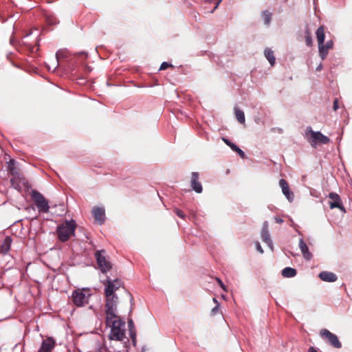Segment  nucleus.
<instances>
[{"instance_id": "4be33fe9", "label": "nucleus", "mask_w": 352, "mask_h": 352, "mask_svg": "<svg viewBox=\"0 0 352 352\" xmlns=\"http://www.w3.org/2000/svg\"><path fill=\"white\" fill-rule=\"evenodd\" d=\"M32 34V32H31L30 34H26L23 38V43L25 45H27L28 46L30 50L32 52H34L37 51V50H38V48H37V47L38 46V41L37 39L38 35L36 36V38L35 41V45H32V44L30 43L28 41V37Z\"/></svg>"}, {"instance_id": "bb28decb", "label": "nucleus", "mask_w": 352, "mask_h": 352, "mask_svg": "<svg viewBox=\"0 0 352 352\" xmlns=\"http://www.w3.org/2000/svg\"><path fill=\"white\" fill-rule=\"evenodd\" d=\"M264 54L265 58L267 59L270 64L271 65V66H274L276 60L275 56L274 55V52L270 48H266L264 51Z\"/></svg>"}, {"instance_id": "423d86ee", "label": "nucleus", "mask_w": 352, "mask_h": 352, "mask_svg": "<svg viewBox=\"0 0 352 352\" xmlns=\"http://www.w3.org/2000/svg\"><path fill=\"white\" fill-rule=\"evenodd\" d=\"M310 134L311 140H310V144L313 147H316V144L318 143L326 144L329 142L330 140L329 138L323 135L320 131H312L311 127H307V135L308 136V134Z\"/></svg>"}, {"instance_id": "5701e85b", "label": "nucleus", "mask_w": 352, "mask_h": 352, "mask_svg": "<svg viewBox=\"0 0 352 352\" xmlns=\"http://www.w3.org/2000/svg\"><path fill=\"white\" fill-rule=\"evenodd\" d=\"M8 172L13 176L21 175L19 169L15 166V160L12 159L8 162Z\"/></svg>"}, {"instance_id": "c03bdc74", "label": "nucleus", "mask_w": 352, "mask_h": 352, "mask_svg": "<svg viewBox=\"0 0 352 352\" xmlns=\"http://www.w3.org/2000/svg\"><path fill=\"white\" fill-rule=\"evenodd\" d=\"M213 301H214V302H215L217 305V304H219V302H218L217 300L215 298H213Z\"/></svg>"}, {"instance_id": "20e7f679", "label": "nucleus", "mask_w": 352, "mask_h": 352, "mask_svg": "<svg viewBox=\"0 0 352 352\" xmlns=\"http://www.w3.org/2000/svg\"><path fill=\"white\" fill-rule=\"evenodd\" d=\"M89 296V290L76 289L72 293V301L76 306L82 307L88 303Z\"/></svg>"}, {"instance_id": "9d476101", "label": "nucleus", "mask_w": 352, "mask_h": 352, "mask_svg": "<svg viewBox=\"0 0 352 352\" xmlns=\"http://www.w3.org/2000/svg\"><path fill=\"white\" fill-rule=\"evenodd\" d=\"M10 183L12 186L18 191L21 190L22 185L28 188L31 187L28 182L22 175L13 176L10 179Z\"/></svg>"}, {"instance_id": "0eeeda50", "label": "nucleus", "mask_w": 352, "mask_h": 352, "mask_svg": "<svg viewBox=\"0 0 352 352\" xmlns=\"http://www.w3.org/2000/svg\"><path fill=\"white\" fill-rule=\"evenodd\" d=\"M103 284L104 285L105 296H117L115 292L122 285V283L120 279L111 280L109 277L107 278L106 282Z\"/></svg>"}, {"instance_id": "ddd939ff", "label": "nucleus", "mask_w": 352, "mask_h": 352, "mask_svg": "<svg viewBox=\"0 0 352 352\" xmlns=\"http://www.w3.org/2000/svg\"><path fill=\"white\" fill-rule=\"evenodd\" d=\"M190 186L193 190L197 193H201L203 190L202 185L199 182V173L192 172L191 175Z\"/></svg>"}, {"instance_id": "c9c22d12", "label": "nucleus", "mask_w": 352, "mask_h": 352, "mask_svg": "<svg viewBox=\"0 0 352 352\" xmlns=\"http://www.w3.org/2000/svg\"><path fill=\"white\" fill-rule=\"evenodd\" d=\"M219 304H217L211 311L212 315H216L219 311Z\"/></svg>"}, {"instance_id": "f03ea898", "label": "nucleus", "mask_w": 352, "mask_h": 352, "mask_svg": "<svg viewBox=\"0 0 352 352\" xmlns=\"http://www.w3.org/2000/svg\"><path fill=\"white\" fill-rule=\"evenodd\" d=\"M31 197L40 212L47 213L49 212L48 201L40 192L36 190H32Z\"/></svg>"}, {"instance_id": "49530a36", "label": "nucleus", "mask_w": 352, "mask_h": 352, "mask_svg": "<svg viewBox=\"0 0 352 352\" xmlns=\"http://www.w3.org/2000/svg\"><path fill=\"white\" fill-rule=\"evenodd\" d=\"M50 23L51 24L56 23V22H54V21H50Z\"/></svg>"}, {"instance_id": "cd10ccee", "label": "nucleus", "mask_w": 352, "mask_h": 352, "mask_svg": "<svg viewBox=\"0 0 352 352\" xmlns=\"http://www.w3.org/2000/svg\"><path fill=\"white\" fill-rule=\"evenodd\" d=\"M235 116L238 122L241 124L245 123V115L242 110L235 107Z\"/></svg>"}, {"instance_id": "f3484780", "label": "nucleus", "mask_w": 352, "mask_h": 352, "mask_svg": "<svg viewBox=\"0 0 352 352\" xmlns=\"http://www.w3.org/2000/svg\"><path fill=\"white\" fill-rule=\"evenodd\" d=\"M316 37L318 43V50L319 52L323 54V56L324 55V53L322 52V43L324 41V30L323 26H320L316 31Z\"/></svg>"}, {"instance_id": "ea45409f", "label": "nucleus", "mask_w": 352, "mask_h": 352, "mask_svg": "<svg viewBox=\"0 0 352 352\" xmlns=\"http://www.w3.org/2000/svg\"><path fill=\"white\" fill-rule=\"evenodd\" d=\"M217 282H218V283H219V286H220L222 289H223L224 290H226V286H225V285L223 284V283L222 282V280H221V279H219V278H217Z\"/></svg>"}, {"instance_id": "473e14b6", "label": "nucleus", "mask_w": 352, "mask_h": 352, "mask_svg": "<svg viewBox=\"0 0 352 352\" xmlns=\"http://www.w3.org/2000/svg\"><path fill=\"white\" fill-rule=\"evenodd\" d=\"M60 54H61V52H57L56 54V64L53 68V71H54L58 65V59H59Z\"/></svg>"}, {"instance_id": "393cba45", "label": "nucleus", "mask_w": 352, "mask_h": 352, "mask_svg": "<svg viewBox=\"0 0 352 352\" xmlns=\"http://www.w3.org/2000/svg\"><path fill=\"white\" fill-rule=\"evenodd\" d=\"M296 274L297 272L296 269L290 267H285L281 272V275L285 278L294 277L296 275Z\"/></svg>"}, {"instance_id": "37998d69", "label": "nucleus", "mask_w": 352, "mask_h": 352, "mask_svg": "<svg viewBox=\"0 0 352 352\" xmlns=\"http://www.w3.org/2000/svg\"><path fill=\"white\" fill-rule=\"evenodd\" d=\"M322 68V64L320 63L319 65L316 67V71H320Z\"/></svg>"}, {"instance_id": "f704fd0d", "label": "nucleus", "mask_w": 352, "mask_h": 352, "mask_svg": "<svg viewBox=\"0 0 352 352\" xmlns=\"http://www.w3.org/2000/svg\"><path fill=\"white\" fill-rule=\"evenodd\" d=\"M130 333V336L132 339V342H133V345L135 344V342H136V335H135V329H133V333H131V332H129Z\"/></svg>"}, {"instance_id": "2f4dec72", "label": "nucleus", "mask_w": 352, "mask_h": 352, "mask_svg": "<svg viewBox=\"0 0 352 352\" xmlns=\"http://www.w3.org/2000/svg\"><path fill=\"white\" fill-rule=\"evenodd\" d=\"M169 67H172V65L167 62H163L160 66V70L166 69Z\"/></svg>"}, {"instance_id": "58836bf2", "label": "nucleus", "mask_w": 352, "mask_h": 352, "mask_svg": "<svg viewBox=\"0 0 352 352\" xmlns=\"http://www.w3.org/2000/svg\"><path fill=\"white\" fill-rule=\"evenodd\" d=\"M333 110L336 111L337 109H338L339 108V104H338V99H336L334 101H333Z\"/></svg>"}, {"instance_id": "a19ab883", "label": "nucleus", "mask_w": 352, "mask_h": 352, "mask_svg": "<svg viewBox=\"0 0 352 352\" xmlns=\"http://www.w3.org/2000/svg\"><path fill=\"white\" fill-rule=\"evenodd\" d=\"M274 219H275V221H276V222L277 223H280H280H283V219H281V218H280V217H274Z\"/></svg>"}, {"instance_id": "de8ad7c7", "label": "nucleus", "mask_w": 352, "mask_h": 352, "mask_svg": "<svg viewBox=\"0 0 352 352\" xmlns=\"http://www.w3.org/2000/svg\"><path fill=\"white\" fill-rule=\"evenodd\" d=\"M219 3L216 5L214 8H217L218 7Z\"/></svg>"}, {"instance_id": "c85d7f7f", "label": "nucleus", "mask_w": 352, "mask_h": 352, "mask_svg": "<svg viewBox=\"0 0 352 352\" xmlns=\"http://www.w3.org/2000/svg\"><path fill=\"white\" fill-rule=\"evenodd\" d=\"M305 43L307 46H312V38L311 34L308 28L305 30Z\"/></svg>"}, {"instance_id": "7ed1b4c3", "label": "nucleus", "mask_w": 352, "mask_h": 352, "mask_svg": "<svg viewBox=\"0 0 352 352\" xmlns=\"http://www.w3.org/2000/svg\"><path fill=\"white\" fill-rule=\"evenodd\" d=\"M105 316L107 320H109L112 317H116L118 297V296H105Z\"/></svg>"}, {"instance_id": "a211bd4d", "label": "nucleus", "mask_w": 352, "mask_h": 352, "mask_svg": "<svg viewBox=\"0 0 352 352\" xmlns=\"http://www.w3.org/2000/svg\"><path fill=\"white\" fill-rule=\"evenodd\" d=\"M105 322L107 326H111V328H121L124 325V322H122L117 314L116 317H112L109 320H107L105 316Z\"/></svg>"}, {"instance_id": "1a4fd4ad", "label": "nucleus", "mask_w": 352, "mask_h": 352, "mask_svg": "<svg viewBox=\"0 0 352 352\" xmlns=\"http://www.w3.org/2000/svg\"><path fill=\"white\" fill-rule=\"evenodd\" d=\"M329 198L331 199L329 204L331 209L339 208L342 212H346V209L343 206L340 197L336 192H330L329 194Z\"/></svg>"}, {"instance_id": "b1692460", "label": "nucleus", "mask_w": 352, "mask_h": 352, "mask_svg": "<svg viewBox=\"0 0 352 352\" xmlns=\"http://www.w3.org/2000/svg\"><path fill=\"white\" fill-rule=\"evenodd\" d=\"M261 236L263 241L267 245V246L271 249V250H273V243L272 241L271 240L269 231H261Z\"/></svg>"}, {"instance_id": "6ab92c4d", "label": "nucleus", "mask_w": 352, "mask_h": 352, "mask_svg": "<svg viewBox=\"0 0 352 352\" xmlns=\"http://www.w3.org/2000/svg\"><path fill=\"white\" fill-rule=\"evenodd\" d=\"M299 248L301 250L303 257L306 260L309 261L312 258V254L309 252L307 244L305 243L302 239H300L299 241Z\"/></svg>"}, {"instance_id": "a18cd8bd", "label": "nucleus", "mask_w": 352, "mask_h": 352, "mask_svg": "<svg viewBox=\"0 0 352 352\" xmlns=\"http://www.w3.org/2000/svg\"><path fill=\"white\" fill-rule=\"evenodd\" d=\"M86 53L85 52H79L78 54H85Z\"/></svg>"}, {"instance_id": "79ce46f5", "label": "nucleus", "mask_w": 352, "mask_h": 352, "mask_svg": "<svg viewBox=\"0 0 352 352\" xmlns=\"http://www.w3.org/2000/svg\"><path fill=\"white\" fill-rule=\"evenodd\" d=\"M309 352H318V351L316 349H314L313 346H311L309 349Z\"/></svg>"}, {"instance_id": "4468645a", "label": "nucleus", "mask_w": 352, "mask_h": 352, "mask_svg": "<svg viewBox=\"0 0 352 352\" xmlns=\"http://www.w3.org/2000/svg\"><path fill=\"white\" fill-rule=\"evenodd\" d=\"M92 214L99 224H102L105 220V210L104 208L102 207H94L92 209Z\"/></svg>"}, {"instance_id": "c756f323", "label": "nucleus", "mask_w": 352, "mask_h": 352, "mask_svg": "<svg viewBox=\"0 0 352 352\" xmlns=\"http://www.w3.org/2000/svg\"><path fill=\"white\" fill-rule=\"evenodd\" d=\"M263 19L265 24L269 25L272 19V14L268 11H264L263 12Z\"/></svg>"}, {"instance_id": "7c9ffc66", "label": "nucleus", "mask_w": 352, "mask_h": 352, "mask_svg": "<svg viewBox=\"0 0 352 352\" xmlns=\"http://www.w3.org/2000/svg\"><path fill=\"white\" fill-rule=\"evenodd\" d=\"M128 327H129V332H131V333H132L133 329H135V325H134L133 321L131 319L129 320V321H128Z\"/></svg>"}, {"instance_id": "f257e3e1", "label": "nucleus", "mask_w": 352, "mask_h": 352, "mask_svg": "<svg viewBox=\"0 0 352 352\" xmlns=\"http://www.w3.org/2000/svg\"><path fill=\"white\" fill-rule=\"evenodd\" d=\"M76 224L75 221H65V223L60 225L57 228V234L58 239L62 242L69 240L70 236L74 234Z\"/></svg>"}, {"instance_id": "9b49d317", "label": "nucleus", "mask_w": 352, "mask_h": 352, "mask_svg": "<svg viewBox=\"0 0 352 352\" xmlns=\"http://www.w3.org/2000/svg\"><path fill=\"white\" fill-rule=\"evenodd\" d=\"M56 345L54 339L49 337L43 340L38 352H52Z\"/></svg>"}, {"instance_id": "dca6fc26", "label": "nucleus", "mask_w": 352, "mask_h": 352, "mask_svg": "<svg viewBox=\"0 0 352 352\" xmlns=\"http://www.w3.org/2000/svg\"><path fill=\"white\" fill-rule=\"evenodd\" d=\"M318 277L322 281L329 282V283L335 282L338 279V276H337V275L336 274H334V273H333L331 272H328V271H322V272H321L319 274Z\"/></svg>"}, {"instance_id": "72a5a7b5", "label": "nucleus", "mask_w": 352, "mask_h": 352, "mask_svg": "<svg viewBox=\"0 0 352 352\" xmlns=\"http://www.w3.org/2000/svg\"><path fill=\"white\" fill-rule=\"evenodd\" d=\"M175 211V214L178 217H181L182 219L185 218V214H184V213L181 210L176 208Z\"/></svg>"}, {"instance_id": "f8f14e48", "label": "nucleus", "mask_w": 352, "mask_h": 352, "mask_svg": "<svg viewBox=\"0 0 352 352\" xmlns=\"http://www.w3.org/2000/svg\"><path fill=\"white\" fill-rule=\"evenodd\" d=\"M279 186L281 188L282 192L286 197L289 201L292 202L294 200V194L289 190L288 183L284 179H281L279 181Z\"/></svg>"}, {"instance_id": "2eb2a0df", "label": "nucleus", "mask_w": 352, "mask_h": 352, "mask_svg": "<svg viewBox=\"0 0 352 352\" xmlns=\"http://www.w3.org/2000/svg\"><path fill=\"white\" fill-rule=\"evenodd\" d=\"M109 337L110 340L121 341L124 338V330L122 328H111Z\"/></svg>"}, {"instance_id": "412c9836", "label": "nucleus", "mask_w": 352, "mask_h": 352, "mask_svg": "<svg viewBox=\"0 0 352 352\" xmlns=\"http://www.w3.org/2000/svg\"><path fill=\"white\" fill-rule=\"evenodd\" d=\"M223 141L228 146H229L232 151L236 152L242 158L245 157V153L240 148H239L235 144L232 143L229 140H228L225 138H223Z\"/></svg>"}, {"instance_id": "4c0bfd02", "label": "nucleus", "mask_w": 352, "mask_h": 352, "mask_svg": "<svg viewBox=\"0 0 352 352\" xmlns=\"http://www.w3.org/2000/svg\"><path fill=\"white\" fill-rule=\"evenodd\" d=\"M261 231H269L268 230V222L267 221H265L263 223Z\"/></svg>"}, {"instance_id": "6e6552de", "label": "nucleus", "mask_w": 352, "mask_h": 352, "mask_svg": "<svg viewBox=\"0 0 352 352\" xmlns=\"http://www.w3.org/2000/svg\"><path fill=\"white\" fill-rule=\"evenodd\" d=\"M320 334L322 338L325 339L327 342L336 349H340L342 344L339 341L336 335L332 333L329 330L323 329L320 331Z\"/></svg>"}, {"instance_id": "aec40b11", "label": "nucleus", "mask_w": 352, "mask_h": 352, "mask_svg": "<svg viewBox=\"0 0 352 352\" xmlns=\"http://www.w3.org/2000/svg\"><path fill=\"white\" fill-rule=\"evenodd\" d=\"M12 239L10 236H6L0 246V253L6 255L10 250Z\"/></svg>"}, {"instance_id": "a878e982", "label": "nucleus", "mask_w": 352, "mask_h": 352, "mask_svg": "<svg viewBox=\"0 0 352 352\" xmlns=\"http://www.w3.org/2000/svg\"><path fill=\"white\" fill-rule=\"evenodd\" d=\"M333 45V43L331 40L328 41L325 44H324V43H322V52L324 53V55L323 56V54L319 52L320 56L322 60L327 57L329 50L331 49Z\"/></svg>"}, {"instance_id": "e433bc0d", "label": "nucleus", "mask_w": 352, "mask_h": 352, "mask_svg": "<svg viewBox=\"0 0 352 352\" xmlns=\"http://www.w3.org/2000/svg\"><path fill=\"white\" fill-rule=\"evenodd\" d=\"M256 248L260 253H263V250L262 249L261 244L258 242L256 243Z\"/></svg>"}, {"instance_id": "39448f33", "label": "nucleus", "mask_w": 352, "mask_h": 352, "mask_svg": "<svg viewBox=\"0 0 352 352\" xmlns=\"http://www.w3.org/2000/svg\"><path fill=\"white\" fill-rule=\"evenodd\" d=\"M104 250H98L95 253V258L98 265V268L102 273L105 274L112 268L111 262L105 256Z\"/></svg>"}]
</instances>
